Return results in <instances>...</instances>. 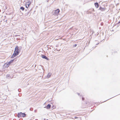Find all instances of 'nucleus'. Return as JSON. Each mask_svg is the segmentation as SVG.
I'll use <instances>...</instances> for the list:
<instances>
[{
  "instance_id": "9",
  "label": "nucleus",
  "mask_w": 120,
  "mask_h": 120,
  "mask_svg": "<svg viewBox=\"0 0 120 120\" xmlns=\"http://www.w3.org/2000/svg\"><path fill=\"white\" fill-rule=\"evenodd\" d=\"M95 5L96 7L97 8H98V3H95Z\"/></svg>"
},
{
  "instance_id": "6",
  "label": "nucleus",
  "mask_w": 120,
  "mask_h": 120,
  "mask_svg": "<svg viewBox=\"0 0 120 120\" xmlns=\"http://www.w3.org/2000/svg\"><path fill=\"white\" fill-rule=\"evenodd\" d=\"M41 57L45 59L48 60H49V58L45 55H42Z\"/></svg>"
},
{
  "instance_id": "5",
  "label": "nucleus",
  "mask_w": 120,
  "mask_h": 120,
  "mask_svg": "<svg viewBox=\"0 0 120 120\" xmlns=\"http://www.w3.org/2000/svg\"><path fill=\"white\" fill-rule=\"evenodd\" d=\"M10 65V63H8V62L5 63L4 64V66L6 68L8 67Z\"/></svg>"
},
{
  "instance_id": "1",
  "label": "nucleus",
  "mask_w": 120,
  "mask_h": 120,
  "mask_svg": "<svg viewBox=\"0 0 120 120\" xmlns=\"http://www.w3.org/2000/svg\"><path fill=\"white\" fill-rule=\"evenodd\" d=\"M19 47L18 46H16L15 49L14 53L11 56V58H13L18 55L19 52Z\"/></svg>"
},
{
  "instance_id": "13",
  "label": "nucleus",
  "mask_w": 120,
  "mask_h": 120,
  "mask_svg": "<svg viewBox=\"0 0 120 120\" xmlns=\"http://www.w3.org/2000/svg\"><path fill=\"white\" fill-rule=\"evenodd\" d=\"M44 120H46L45 119H44Z\"/></svg>"
},
{
  "instance_id": "14",
  "label": "nucleus",
  "mask_w": 120,
  "mask_h": 120,
  "mask_svg": "<svg viewBox=\"0 0 120 120\" xmlns=\"http://www.w3.org/2000/svg\"><path fill=\"white\" fill-rule=\"evenodd\" d=\"M75 118H77V117H75Z\"/></svg>"
},
{
  "instance_id": "4",
  "label": "nucleus",
  "mask_w": 120,
  "mask_h": 120,
  "mask_svg": "<svg viewBox=\"0 0 120 120\" xmlns=\"http://www.w3.org/2000/svg\"><path fill=\"white\" fill-rule=\"evenodd\" d=\"M60 12V10L59 9H58L56 10L55 11L54 14L55 15H57Z\"/></svg>"
},
{
  "instance_id": "12",
  "label": "nucleus",
  "mask_w": 120,
  "mask_h": 120,
  "mask_svg": "<svg viewBox=\"0 0 120 120\" xmlns=\"http://www.w3.org/2000/svg\"><path fill=\"white\" fill-rule=\"evenodd\" d=\"M75 45V46H76V45Z\"/></svg>"
},
{
  "instance_id": "2",
  "label": "nucleus",
  "mask_w": 120,
  "mask_h": 120,
  "mask_svg": "<svg viewBox=\"0 0 120 120\" xmlns=\"http://www.w3.org/2000/svg\"><path fill=\"white\" fill-rule=\"evenodd\" d=\"M25 116L26 114H25L20 112L18 113V117H24Z\"/></svg>"
},
{
  "instance_id": "7",
  "label": "nucleus",
  "mask_w": 120,
  "mask_h": 120,
  "mask_svg": "<svg viewBox=\"0 0 120 120\" xmlns=\"http://www.w3.org/2000/svg\"><path fill=\"white\" fill-rule=\"evenodd\" d=\"M51 74L50 73H49L46 77V78H49L51 75Z\"/></svg>"
},
{
  "instance_id": "8",
  "label": "nucleus",
  "mask_w": 120,
  "mask_h": 120,
  "mask_svg": "<svg viewBox=\"0 0 120 120\" xmlns=\"http://www.w3.org/2000/svg\"><path fill=\"white\" fill-rule=\"evenodd\" d=\"M51 106V105L50 104H48L46 107V108L48 109H50V108Z\"/></svg>"
},
{
  "instance_id": "11",
  "label": "nucleus",
  "mask_w": 120,
  "mask_h": 120,
  "mask_svg": "<svg viewBox=\"0 0 120 120\" xmlns=\"http://www.w3.org/2000/svg\"><path fill=\"white\" fill-rule=\"evenodd\" d=\"M20 8L23 11L24 10V8L23 7H21Z\"/></svg>"
},
{
  "instance_id": "10",
  "label": "nucleus",
  "mask_w": 120,
  "mask_h": 120,
  "mask_svg": "<svg viewBox=\"0 0 120 120\" xmlns=\"http://www.w3.org/2000/svg\"><path fill=\"white\" fill-rule=\"evenodd\" d=\"M14 60H11V61H9V62L8 63H10V64L13 62V61H14Z\"/></svg>"
},
{
  "instance_id": "3",
  "label": "nucleus",
  "mask_w": 120,
  "mask_h": 120,
  "mask_svg": "<svg viewBox=\"0 0 120 120\" xmlns=\"http://www.w3.org/2000/svg\"><path fill=\"white\" fill-rule=\"evenodd\" d=\"M31 4V2H30L29 1L27 2L26 4V7L27 8L29 7V5Z\"/></svg>"
}]
</instances>
